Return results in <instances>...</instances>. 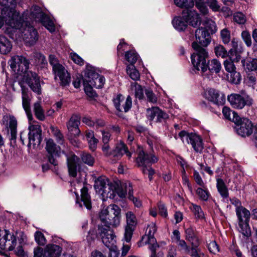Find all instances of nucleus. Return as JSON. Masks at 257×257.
Instances as JSON below:
<instances>
[{
	"instance_id": "nucleus-1",
	"label": "nucleus",
	"mask_w": 257,
	"mask_h": 257,
	"mask_svg": "<svg viewBox=\"0 0 257 257\" xmlns=\"http://www.w3.org/2000/svg\"><path fill=\"white\" fill-rule=\"evenodd\" d=\"M3 14L6 15L4 17L5 22L9 26L6 32L11 38L14 40L22 38L26 43L30 45L36 43L38 39V32L31 25L30 20H28V12L20 15L15 8H11Z\"/></svg>"
},
{
	"instance_id": "nucleus-2",
	"label": "nucleus",
	"mask_w": 257,
	"mask_h": 257,
	"mask_svg": "<svg viewBox=\"0 0 257 257\" xmlns=\"http://www.w3.org/2000/svg\"><path fill=\"white\" fill-rule=\"evenodd\" d=\"M9 64L14 71L23 76V81L33 92L38 95L42 93L40 77L36 72L29 70L28 59L23 56L15 55L9 61Z\"/></svg>"
},
{
	"instance_id": "nucleus-3",
	"label": "nucleus",
	"mask_w": 257,
	"mask_h": 257,
	"mask_svg": "<svg viewBox=\"0 0 257 257\" xmlns=\"http://www.w3.org/2000/svg\"><path fill=\"white\" fill-rule=\"evenodd\" d=\"M198 53H193L191 56V62L194 67L202 73L207 70L211 72L218 73L221 68L220 62L216 59L207 60L208 53L205 49H201Z\"/></svg>"
},
{
	"instance_id": "nucleus-4",
	"label": "nucleus",
	"mask_w": 257,
	"mask_h": 257,
	"mask_svg": "<svg viewBox=\"0 0 257 257\" xmlns=\"http://www.w3.org/2000/svg\"><path fill=\"white\" fill-rule=\"evenodd\" d=\"M120 208L115 204H110L105 208H103L99 217L105 228L110 229V227H117L120 222Z\"/></svg>"
},
{
	"instance_id": "nucleus-5",
	"label": "nucleus",
	"mask_w": 257,
	"mask_h": 257,
	"mask_svg": "<svg viewBox=\"0 0 257 257\" xmlns=\"http://www.w3.org/2000/svg\"><path fill=\"white\" fill-rule=\"evenodd\" d=\"M49 62L52 67L55 80L58 78L60 85L62 87L68 86L71 81V76L65 67L60 63L58 58L53 54L49 55Z\"/></svg>"
},
{
	"instance_id": "nucleus-6",
	"label": "nucleus",
	"mask_w": 257,
	"mask_h": 257,
	"mask_svg": "<svg viewBox=\"0 0 257 257\" xmlns=\"http://www.w3.org/2000/svg\"><path fill=\"white\" fill-rule=\"evenodd\" d=\"M232 122L235 125L234 128L238 135L242 137H245L252 134L253 125L249 119L240 117L237 113L233 112Z\"/></svg>"
},
{
	"instance_id": "nucleus-7",
	"label": "nucleus",
	"mask_w": 257,
	"mask_h": 257,
	"mask_svg": "<svg viewBox=\"0 0 257 257\" xmlns=\"http://www.w3.org/2000/svg\"><path fill=\"white\" fill-rule=\"evenodd\" d=\"M137 151L138 156L136 158V163L142 168L151 166L159 160L158 157L155 154L153 151L147 152L145 151L143 147L138 145Z\"/></svg>"
},
{
	"instance_id": "nucleus-8",
	"label": "nucleus",
	"mask_w": 257,
	"mask_h": 257,
	"mask_svg": "<svg viewBox=\"0 0 257 257\" xmlns=\"http://www.w3.org/2000/svg\"><path fill=\"white\" fill-rule=\"evenodd\" d=\"M84 82L96 88H101L105 83V78L96 72L94 67L87 65L84 74Z\"/></svg>"
},
{
	"instance_id": "nucleus-9",
	"label": "nucleus",
	"mask_w": 257,
	"mask_h": 257,
	"mask_svg": "<svg viewBox=\"0 0 257 257\" xmlns=\"http://www.w3.org/2000/svg\"><path fill=\"white\" fill-rule=\"evenodd\" d=\"M195 41L192 44V47L195 50L194 53H198L201 49H205L210 43L209 32L203 27H199L195 32Z\"/></svg>"
},
{
	"instance_id": "nucleus-10",
	"label": "nucleus",
	"mask_w": 257,
	"mask_h": 257,
	"mask_svg": "<svg viewBox=\"0 0 257 257\" xmlns=\"http://www.w3.org/2000/svg\"><path fill=\"white\" fill-rule=\"evenodd\" d=\"M227 100L233 108L238 109H242L246 105L250 106L253 103V100L249 95L243 96L237 93L228 95Z\"/></svg>"
},
{
	"instance_id": "nucleus-11",
	"label": "nucleus",
	"mask_w": 257,
	"mask_h": 257,
	"mask_svg": "<svg viewBox=\"0 0 257 257\" xmlns=\"http://www.w3.org/2000/svg\"><path fill=\"white\" fill-rule=\"evenodd\" d=\"M97 235H99L103 244L108 248L116 246V236L112 229L105 228L102 224L98 225Z\"/></svg>"
},
{
	"instance_id": "nucleus-12",
	"label": "nucleus",
	"mask_w": 257,
	"mask_h": 257,
	"mask_svg": "<svg viewBox=\"0 0 257 257\" xmlns=\"http://www.w3.org/2000/svg\"><path fill=\"white\" fill-rule=\"evenodd\" d=\"M17 244L16 237L7 230H0V248L2 249L11 251L14 250Z\"/></svg>"
},
{
	"instance_id": "nucleus-13",
	"label": "nucleus",
	"mask_w": 257,
	"mask_h": 257,
	"mask_svg": "<svg viewBox=\"0 0 257 257\" xmlns=\"http://www.w3.org/2000/svg\"><path fill=\"white\" fill-rule=\"evenodd\" d=\"M108 154H105V156L113 159L114 161L120 159L124 154L130 159L132 157V153L129 151L126 145L123 142L120 141L117 143L114 149L109 150Z\"/></svg>"
},
{
	"instance_id": "nucleus-14",
	"label": "nucleus",
	"mask_w": 257,
	"mask_h": 257,
	"mask_svg": "<svg viewBox=\"0 0 257 257\" xmlns=\"http://www.w3.org/2000/svg\"><path fill=\"white\" fill-rule=\"evenodd\" d=\"M204 97L214 104L219 106L223 105L225 102V95L224 93L213 88H209L205 90Z\"/></svg>"
},
{
	"instance_id": "nucleus-15",
	"label": "nucleus",
	"mask_w": 257,
	"mask_h": 257,
	"mask_svg": "<svg viewBox=\"0 0 257 257\" xmlns=\"http://www.w3.org/2000/svg\"><path fill=\"white\" fill-rule=\"evenodd\" d=\"M46 150L48 153L49 162L52 165L56 166L58 162L55 158L59 156L61 148L57 146L52 139H46Z\"/></svg>"
},
{
	"instance_id": "nucleus-16",
	"label": "nucleus",
	"mask_w": 257,
	"mask_h": 257,
	"mask_svg": "<svg viewBox=\"0 0 257 257\" xmlns=\"http://www.w3.org/2000/svg\"><path fill=\"white\" fill-rule=\"evenodd\" d=\"M28 134L29 143L28 147L30 148L32 146L34 148L36 146L40 145L42 141V130L39 124L31 125L29 127Z\"/></svg>"
},
{
	"instance_id": "nucleus-17",
	"label": "nucleus",
	"mask_w": 257,
	"mask_h": 257,
	"mask_svg": "<svg viewBox=\"0 0 257 257\" xmlns=\"http://www.w3.org/2000/svg\"><path fill=\"white\" fill-rule=\"evenodd\" d=\"M126 225L125 227L124 237L125 241L128 242L132 237L133 232L137 224V219L135 214L132 211L125 213Z\"/></svg>"
},
{
	"instance_id": "nucleus-18",
	"label": "nucleus",
	"mask_w": 257,
	"mask_h": 257,
	"mask_svg": "<svg viewBox=\"0 0 257 257\" xmlns=\"http://www.w3.org/2000/svg\"><path fill=\"white\" fill-rule=\"evenodd\" d=\"M156 231L157 227L155 223L151 222L148 224L146 230L145 234L142 237L141 240L139 242V246H142L144 244H148L149 246L158 244L156 239L154 237Z\"/></svg>"
},
{
	"instance_id": "nucleus-19",
	"label": "nucleus",
	"mask_w": 257,
	"mask_h": 257,
	"mask_svg": "<svg viewBox=\"0 0 257 257\" xmlns=\"http://www.w3.org/2000/svg\"><path fill=\"white\" fill-rule=\"evenodd\" d=\"M114 105L118 111L127 112L132 107V100L130 95L126 99L120 94H117L113 100Z\"/></svg>"
},
{
	"instance_id": "nucleus-20",
	"label": "nucleus",
	"mask_w": 257,
	"mask_h": 257,
	"mask_svg": "<svg viewBox=\"0 0 257 257\" xmlns=\"http://www.w3.org/2000/svg\"><path fill=\"white\" fill-rule=\"evenodd\" d=\"M146 116L150 120H153L156 117V121L162 122L169 118V115L159 107L154 106L147 109Z\"/></svg>"
},
{
	"instance_id": "nucleus-21",
	"label": "nucleus",
	"mask_w": 257,
	"mask_h": 257,
	"mask_svg": "<svg viewBox=\"0 0 257 257\" xmlns=\"http://www.w3.org/2000/svg\"><path fill=\"white\" fill-rule=\"evenodd\" d=\"M113 183L110 182L105 176H100L95 180L94 187L99 193L108 195L110 193L111 188H114Z\"/></svg>"
},
{
	"instance_id": "nucleus-22",
	"label": "nucleus",
	"mask_w": 257,
	"mask_h": 257,
	"mask_svg": "<svg viewBox=\"0 0 257 257\" xmlns=\"http://www.w3.org/2000/svg\"><path fill=\"white\" fill-rule=\"evenodd\" d=\"M183 18L187 23L194 28L200 24L201 18L195 10H185L182 12Z\"/></svg>"
},
{
	"instance_id": "nucleus-23",
	"label": "nucleus",
	"mask_w": 257,
	"mask_h": 257,
	"mask_svg": "<svg viewBox=\"0 0 257 257\" xmlns=\"http://www.w3.org/2000/svg\"><path fill=\"white\" fill-rule=\"evenodd\" d=\"M80 124L79 116L73 114L67 122V127L69 132L74 137L78 136L80 134L79 125Z\"/></svg>"
},
{
	"instance_id": "nucleus-24",
	"label": "nucleus",
	"mask_w": 257,
	"mask_h": 257,
	"mask_svg": "<svg viewBox=\"0 0 257 257\" xmlns=\"http://www.w3.org/2000/svg\"><path fill=\"white\" fill-rule=\"evenodd\" d=\"M22 103L23 108L27 114L29 119L32 120L33 119V116L31 113L30 108L31 94L30 93H29L28 89L24 87H22Z\"/></svg>"
},
{
	"instance_id": "nucleus-25",
	"label": "nucleus",
	"mask_w": 257,
	"mask_h": 257,
	"mask_svg": "<svg viewBox=\"0 0 257 257\" xmlns=\"http://www.w3.org/2000/svg\"><path fill=\"white\" fill-rule=\"evenodd\" d=\"M9 120V127L11 130V138L10 140L11 143L15 144L17 139V120L16 117L12 115H6L3 117L4 122L7 121Z\"/></svg>"
},
{
	"instance_id": "nucleus-26",
	"label": "nucleus",
	"mask_w": 257,
	"mask_h": 257,
	"mask_svg": "<svg viewBox=\"0 0 257 257\" xmlns=\"http://www.w3.org/2000/svg\"><path fill=\"white\" fill-rule=\"evenodd\" d=\"M187 143L192 146L196 153H202L204 146L202 139L200 136L194 133H191Z\"/></svg>"
},
{
	"instance_id": "nucleus-27",
	"label": "nucleus",
	"mask_w": 257,
	"mask_h": 257,
	"mask_svg": "<svg viewBox=\"0 0 257 257\" xmlns=\"http://www.w3.org/2000/svg\"><path fill=\"white\" fill-rule=\"evenodd\" d=\"M83 203V205L87 209H91V200L90 195L88 193V188L84 186L81 189V199L80 201L77 199L76 201V203L79 204V206L80 207H82L83 205L82 204Z\"/></svg>"
},
{
	"instance_id": "nucleus-28",
	"label": "nucleus",
	"mask_w": 257,
	"mask_h": 257,
	"mask_svg": "<svg viewBox=\"0 0 257 257\" xmlns=\"http://www.w3.org/2000/svg\"><path fill=\"white\" fill-rule=\"evenodd\" d=\"M172 239L176 243L179 251H184L186 253L189 251L190 246L184 240L181 239L180 233L178 229L173 231Z\"/></svg>"
},
{
	"instance_id": "nucleus-29",
	"label": "nucleus",
	"mask_w": 257,
	"mask_h": 257,
	"mask_svg": "<svg viewBox=\"0 0 257 257\" xmlns=\"http://www.w3.org/2000/svg\"><path fill=\"white\" fill-rule=\"evenodd\" d=\"M235 212L238 222L249 221L251 215L250 212L244 207L240 206L236 207Z\"/></svg>"
},
{
	"instance_id": "nucleus-30",
	"label": "nucleus",
	"mask_w": 257,
	"mask_h": 257,
	"mask_svg": "<svg viewBox=\"0 0 257 257\" xmlns=\"http://www.w3.org/2000/svg\"><path fill=\"white\" fill-rule=\"evenodd\" d=\"M79 158L75 155L67 158V165L69 175L75 177L77 174V166Z\"/></svg>"
},
{
	"instance_id": "nucleus-31",
	"label": "nucleus",
	"mask_w": 257,
	"mask_h": 257,
	"mask_svg": "<svg viewBox=\"0 0 257 257\" xmlns=\"http://www.w3.org/2000/svg\"><path fill=\"white\" fill-rule=\"evenodd\" d=\"M61 248L56 244H48L44 249V257H59Z\"/></svg>"
},
{
	"instance_id": "nucleus-32",
	"label": "nucleus",
	"mask_w": 257,
	"mask_h": 257,
	"mask_svg": "<svg viewBox=\"0 0 257 257\" xmlns=\"http://www.w3.org/2000/svg\"><path fill=\"white\" fill-rule=\"evenodd\" d=\"M185 238L186 240L189 241L190 245L192 243L200 244V239L197 236L195 230L192 227H189L185 230Z\"/></svg>"
},
{
	"instance_id": "nucleus-33",
	"label": "nucleus",
	"mask_w": 257,
	"mask_h": 257,
	"mask_svg": "<svg viewBox=\"0 0 257 257\" xmlns=\"http://www.w3.org/2000/svg\"><path fill=\"white\" fill-rule=\"evenodd\" d=\"M241 63L246 72L257 71V58H248L241 60Z\"/></svg>"
},
{
	"instance_id": "nucleus-34",
	"label": "nucleus",
	"mask_w": 257,
	"mask_h": 257,
	"mask_svg": "<svg viewBox=\"0 0 257 257\" xmlns=\"http://www.w3.org/2000/svg\"><path fill=\"white\" fill-rule=\"evenodd\" d=\"M12 48L11 42L5 36L0 35V53L7 54Z\"/></svg>"
},
{
	"instance_id": "nucleus-35",
	"label": "nucleus",
	"mask_w": 257,
	"mask_h": 257,
	"mask_svg": "<svg viewBox=\"0 0 257 257\" xmlns=\"http://www.w3.org/2000/svg\"><path fill=\"white\" fill-rule=\"evenodd\" d=\"M102 134V142L103 145L102 146V151L105 155L108 154V151L110 150V146L109 145V142L110 139L111 134L108 132L102 130L101 131Z\"/></svg>"
},
{
	"instance_id": "nucleus-36",
	"label": "nucleus",
	"mask_w": 257,
	"mask_h": 257,
	"mask_svg": "<svg viewBox=\"0 0 257 257\" xmlns=\"http://www.w3.org/2000/svg\"><path fill=\"white\" fill-rule=\"evenodd\" d=\"M216 187L222 197L223 198H226L228 197L229 193L228 189L223 179L221 178H217Z\"/></svg>"
},
{
	"instance_id": "nucleus-37",
	"label": "nucleus",
	"mask_w": 257,
	"mask_h": 257,
	"mask_svg": "<svg viewBox=\"0 0 257 257\" xmlns=\"http://www.w3.org/2000/svg\"><path fill=\"white\" fill-rule=\"evenodd\" d=\"M25 12L28 13V14L27 16L28 20H29V19L32 20L41 19L44 15L41 8L38 6H33L30 13H29L28 11L25 12Z\"/></svg>"
},
{
	"instance_id": "nucleus-38",
	"label": "nucleus",
	"mask_w": 257,
	"mask_h": 257,
	"mask_svg": "<svg viewBox=\"0 0 257 257\" xmlns=\"http://www.w3.org/2000/svg\"><path fill=\"white\" fill-rule=\"evenodd\" d=\"M249 221H243L238 222L237 229L238 231L244 237H248L251 235V229L249 225Z\"/></svg>"
},
{
	"instance_id": "nucleus-39",
	"label": "nucleus",
	"mask_w": 257,
	"mask_h": 257,
	"mask_svg": "<svg viewBox=\"0 0 257 257\" xmlns=\"http://www.w3.org/2000/svg\"><path fill=\"white\" fill-rule=\"evenodd\" d=\"M172 24L174 27L179 31H184L187 27V23L181 17L175 18L172 20Z\"/></svg>"
},
{
	"instance_id": "nucleus-40",
	"label": "nucleus",
	"mask_w": 257,
	"mask_h": 257,
	"mask_svg": "<svg viewBox=\"0 0 257 257\" xmlns=\"http://www.w3.org/2000/svg\"><path fill=\"white\" fill-rule=\"evenodd\" d=\"M200 244H193L190 245L189 251L186 252L191 257H204V253L202 252L199 247Z\"/></svg>"
},
{
	"instance_id": "nucleus-41",
	"label": "nucleus",
	"mask_w": 257,
	"mask_h": 257,
	"mask_svg": "<svg viewBox=\"0 0 257 257\" xmlns=\"http://www.w3.org/2000/svg\"><path fill=\"white\" fill-rule=\"evenodd\" d=\"M34 112L38 119L41 121L45 119V111L40 102L34 104Z\"/></svg>"
},
{
	"instance_id": "nucleus-42",
	"label": "nucleus",
	"mask_w": 257,
	"mask_h": 257,
	"mask_svg": "<svg viewBox=\"0 0 257 257\" xmlns=\"http://www.w3.org/2000/svg\"><path fill=\"white\" fill-rule=\"evenodd\" d=\"M113 186L114 188H111L110 193H109L110 194V197L111 196H115L116 194L118 195L121 198L125 197L126 194V191L125 190L114 182L113 183Z\"/></svg>"
},
{
	"instance_id": "nucleus-43",
	"label": "nucleus",
	"mask_w": 257,
	"mask_h": 257,
	"mask_svg": "<svg viewBox=\"0 0 257 257\" xmlns=\"http://www.w3.org/2000/svg\"><path fill=\"white\" fill-rule=\"evenodd\" d=\"M196 194L197 195L200 200L206 201L210 196V194L208 190L204 186V188L199 187L195 191Z\"/></svg>"
},
{
	"instance_id": "nucleus-44",
	"label": "nucleus",
	"mask_w": 257,
	"mask_h": 257,
	"mask_svg": "<svg viewBox=\"0 0 257 257\" xmlns=\"http://www.w3.org/2000/svg\"><path fill=\"white\" fill-rule=\"evenodd\" d=\"M124 57L125 60L130 63V65H134L139 56L135 50H131L125 52Z\"/></svg>"
},
{
	"instance_id": "nucleus-45",
	"label": "nucleus",
	"mask_w": 257,
	"mask_h": 257,
	"mask_svg": "<svg viewBox=\"0 0 257 257\" xmlns=\"http://www.w3.org/2000/svg\"><path fill=\"white\" fill-rule=\"evenodd\" d=\"M126 72L129 76L134 80L140 79V75L134 65H128L126 67Z\"/></svg>"
},
{
	"instance_id": "nucleus-46",
	"label": "nucleus",
	"mask_w": 257,
	"mask_h": 257,
	"mask_svg": "<svg viewBox=\"0 0 257 257\" xmlns=\"http://www.w3.org/2000/svg\"><path fill=\"white\" fill-rule=\"evenodd\" d=\"M174 2L176 6L186 9L192 8L194 5L193 0H174Z\"/></svg>"
},
{
	"instance_id": "nucleus-47",
	"label": "nucleus",
	"mask_w": 257,
	"mask_h": 257,
	"mask_svg": "<svg viewBox=\"0 0 257 257\" xmlns=\"http://www.w3.org/2000/svg\"><path fill=\"white\" fill-rule=\"evenodd\" d=\"M203 28L206 29L210 34H214L216 31L215 23L211 19H206L203 22Z\"/></svg>"
},
{
	"instance_id": "nucleus-48",
	"label": "nucleus",
	"mask_w": 257,
	"mask_h": 257,
	"mask_svg": "<svg viewBox=\"0 0 257 257\" xmlns=\"http://www.w3.org/2000/svg\"><path fill=\"white\" fill-rule=\"evenodd\" d=\"M17 2L15 0H0V7H4L2 10V14L3 12H6L8 10L11 8H15Z\"/></svg>"
},
{
	"instance_id": "nucleus-49",
	"label": "nucleus",
	"mask_w": 257,
	"mask_h": 257,
	"mask_svg": "<svg viewBox=\"0 0 257 257\" xmlns=\"http://www.w3.org/2000/svg\"><path fill=\"white\" fill-rule=\"evenodd\" d=\"M208 0H194L196 8L199 10L200 13L205 15L208 13V9L206 6Z\"/></svg>"
},
{
	"instance_id": "nucleus-50",
	"label": "nucleus",
	"mask_w": 257,
	"mask_h": 257,
	"mask_svg": "<svg viewBox=\"0 0 257 257\" xmlns=\"http://www.w3.org/2000/svg\"><path fill=\"white\" fill-rule=\"evenodd\" d=\"M190 208L196 218L203 219L204 218V214L200 206L192 203Z\"/></svg>"
},
{
	"instance_id": "nucleus-51",
	"label": "nucleus",
	"mask_w": 257,
	"mask_h": 257,
	"mask_svg": "<svg viewBox=\"0 0 257 257\" xmlns=\"http://www.w3.org/2000/svg\"><path fill=\"white\" fill-rule=\"evenodd\" d=\"M51 132L53 136L55 137L57 143L60 145H62L64 142V136L61 131L57 127L51 126Z\"/></svg>"
},
{
	"instance_id": "nucleus-52",
	"label": "nucleus",
	"mask_w": 257,
	"mask_h": 257,
	"mask_svg": "<svg viewBox=\"0 0 257 257\" xmlns=\"http://www.w3.org/2000/svg\"><path fill=\"white\" fill-rule=\"evenodd\" d=\"M214 52L217 57H221L222 58H226L230 55L227 53L225 48L221 45L215 47Z\"/></svg>"
},
{
	"instance_id": "nucleus-53",
	"label": "nucleus",
	"mask_w": 257,
	"mask_h": 257,
	"mask_svg": "<svg viewBox=\"0 0 257 257\" xmlns=\"http://www.w3.org/2000/svg\"><path fill=\"white\" fill-rule=\"evenodd\" d=\"M128 198L130 200L133 201L136 207H140L142 206L141 200L133 196V188L130 184H129L128 189Z\"/></svg>"
},
{
	"instance_id": "nucleus-54",
	"label": "nucleus",
	"mask_w": 257,
	"mask_h": 257,
	"mask_svg": "<svg viewBox=\"0 0 257 257\" xmlns=\"http://www.w3.org/2000/svg\"><path fill=\"white\" fill-rule=\"evenodd\" d=\"M220 38L224 44H228L231 40L230 32L227 29H223L220 31Z\"/></svg>"
},
{
	"instance_id": "nucleus-55",
	"label": "nucleus",
	"mask_w": 257,
	"mask_h": 257,
	"mask_svg": "<svg viewBox=\"0 0 257 257\" xmlns=\"http://www.w3.org/2000/svg\"><path fill=\"white\" fill-rule=\"evenodd\" d=\"M229 59L224 61V66L226 71L231 73L235 71V67L232 59V55H229Z\"/></svg>"
},
{
	"instance_id": "nucleus-56",
	"label": "nucleus",
	"mask_w": 257,
	"mask_h": 257,
	"mask_svg": "<svg viewBox=\"0 0 257 257\" xmlns=\"http://www.w3.org/2000/svg\"><path fill=\"white\" fill-rule=\"evenodd\" d=\"M81 159L83 163L85 164L92 166L94 163V158L88 153H83L81 155Z\"/></svg>"
},
{
	"instance_id": "nucleus-57",
	"label": "nucleus",
	"mask_w": 257,
	"mask_h": 257,
	"mask_svg": "<svg viewBox=\"0 0 257 257\" xmlns=\"http://www.w3.org/2000/svg\"><path fill=\"white\" fill-rule=\"evenodd\" d=\"M241 80V76L240 73L235 71L230 73L229 81L234 84H238Z\"/></svg>"
},
{
	"instance_id": "nucleus-58",
	"label": "nucleus",
	"mask_w": 257,
	"mask_h": 257,
	"mask_svg": "<svg viewBox=\"0 0 257 257\" xmlns=\"http://www.w3.org/2000/svg\"><path fill=\"white\" fill-rule=\"evenodd\" d=\"M233 21L238 24H244L246 22L245 15L241 12H236L233 14Z\"/></svg>"
},
{
	"instance_id": "nucleus-59",
	"label": "nucleus",
	"mask_w": 257,
	"mask_h": 257,
	"mask_svg": "<svg viewBox=\"0 0 257 257\" xmlns=\"http://www.w3.org/2000/svg\"><path fill=\"white\" fill-rule=\"evenodd\" d=\"M84 91L86 94L89 97L94 98L97 96L96 93L93 90V86H91L89 84H87V82H84L83 80Z\"/></svg>"
},
{
	"instance_id": "nucleus-60",
	"label": "nucleus",
	"mask_w": 257,
	"mask_h": 257,
	"mask_svg": "<svg viewBox=\"0 0 257 257\" xmlns=\"http://www.w3.org/2000/svg\"><path fill=\"white\" fill-rule=\"evenodd\" d=\"M145 94L148 101L153 103H155L157 102V97L151 89H146Z\"/></svg>"
},
{
	"instance_id": "nucleus-61",
	"label": "nucleus",
	"mask_w": 257,
	"mask_h": 257,
	"mask_svg": "<svg viewBox=\"0 0 257 257\" xmlns=\"http://www.w3.org/2000/svg\"><path fill=\"white\" fill-rule=\"evenodd\" d=\"M207 247L210 253L215 254L219 251V246L215 241H211L207 243Z\"/></svg>"
},
{
	"instance_id": "nucleus-62",
	"label": "nucleus",
	"mask_w": 257,
	"mask_h": 257,
	"mask_svg": "<svg viewBox=\"0 0 257 257\" xmlns=\"http://www.w3.org/2000/svg\"><path fill=\"white\" fill-rule=\"evenodd\" d=\"M241 38L247 47L251 46L252 41L250 33L247 31H243L241 33Z\"/></svg>"
},
{
	"instance_id": "nucleus-63",
	"label": "nucleus",
	"mask_w": 257,
	"mask_h": 257,
	"mask_svg": "<svg viewBox=\"0 0 257 257\" xmlns=\"http://www.w3.org/2000/svg\"><path fill=\"white\" fill-rule=\"evenodd\" d=\"M35 238L36 241L39 245H43L46 243L45 236L41 231H37L35 232Z\"/></svg>"
},
{
	"instance_id": "nucleus-64",
	"label": "nucleus",
	"mask_w": 257,
	"mask_h": 257,
	"mask_svg": "<svg viewBox=\"0 0 257 257\" xmlns=\"http://www.w3.org/2000/svg\"><path fill=\"white\" fill-rule=\"evenodd\" d=\"M159 247V245H151L149 246V248L151 250V254L150 257H163V253L161 252H156V250Z\"/></svg>"
}]
</instances>
